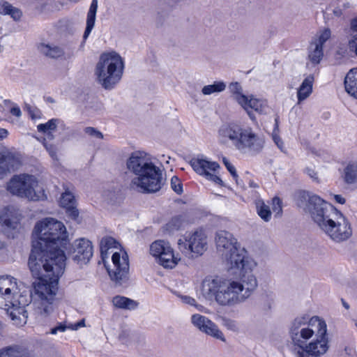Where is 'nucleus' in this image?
Here are the masks:
<instances>
[{
    "instance_id": "1",
    "label": "nucleus",
    "mask_w": 357,
    "mask_h": 357,
    "mask_svg": "<svg viewBox=\"0 0 357 357\" xmlns=\"http://www.w3.org/2000/svg\"><path fill=\"white\" fill-rule=\"evenodd\" d=\"M217 252L225 260L229 269L240 271L236 279L205 278L202 284V295L208 299L213 298L222 307H232L245 302L258 286L253 270L256 261L245 255L244 249L239 250V244L234 235L225 230H219L214 238Z\"/></svg>"
},
{
    "instance_id": "2",
    "label": "nucleus",
    "mask_w": 357,
    "mask_h": 357,
    "mask_svg": "<svg viewBox=\"0 0 357 357\" xmlns=\"http://www.w3.org/2000/svg\"><path fill=\"white\" fill-rule=\"evenodd\" d=\"M296 204L310 215L317 227L336 243L348 240L352 230L348 220L333 205L320 197L306 191H300L296 197Z\"/></svg>"
},
{
    "instance_id": "3",
    "label": "nucleus",
    "mask_w": 357,
    "mask_h": 357,
    "mask_svg": "<svg viewBox=\"0 0 357 357\" xmlns=\"http://www.w3.org/2000/svg\"><path fill=\"white\" fill-rule=\"evenodd\" d=\"M326 334V324L319 317H296L289 327L296 357H319L324 354L328 349Z\"/></svg>"
},
{
    "instance_id": "4",
    "label": "nucleus",
    "mask_w": 357,
    "mask_h": 357,
    "mask_svg": "<svg viewBox=\"0 0 357 357\" xmlns=\"http://www.w3.org/2000/svg\"><path fill=\"white\" fill-rule=\"evenodd\" d=\"M33 236L29 266L34 274L38 275L43 259L47 258L52 262L59 252L65 255L60 247L66 245V229L61 222L47 218L36 223Z\"/></svg>"
},
{
    "instance_id": "5",
    "label": "nucleus",
    "mask_w": 357,
    "mask_h": 357,
    "mask_svg": "<svg viewBox=\"0 0 357 357\" xmlns=\"http://www.w3.org/2000/svg\"><path fill=\"white\" fill-rule=\"evenodd\" d=\"M66 255L61 252L56 253L54 261L43 259L40 274L36 275L30 269L38 281L33 283V296L36 299V319L42 321L53 312L52 302L58 290L59 277L63 273L66 267Z\"/></svg>"
},
{
    "instance_id": "6",
    "label": "nucleus",
    "mask_w": 357,
    "mask_h": 357,
    "mask_svg": "<svg viewBox=\"0 0 357 357\" xmlns=\"http://www.w3.org/2000/svg\"><path fill=\"white\" fill-rule=\"evenodd\" d=\"M128 172L135 176L130 188L142 193H154L163 185L162 172L152 163L143 152L132 153L126 161Z\"/></svg>"
},
{
    "instance_id": "7",
    "label": "nucleus",
    "mask_w": 357,
    "mask_h": 357,
    "mask_svg": "<svg viewBox=\"0 0 357 357\" xmlns=\"http://www.w3.org/2000/svg\"><path fill=\"white\" fill-rule=\"evenodd\" d=\"M220 140L226 143L231 142L234 146L242 153L256 155L264 146V139L253 129L236 122L223 124L219 129Z\"/></svg>"
},
{
    "instance_id": "8",
    "label": "nucleus",
    "mask_w": 357,
    "mask_h": 357,
    "mask_svg": "<svg viewBox=\"0 0 357 357\" xmlns=\"http://www.w3.org/2000/svg\"><path fill=\"white\" fill-rule=\"evenodd\" d=\"M124 61L115 51L102 52L94 68L97 82L107 90L113 89L121 79Z\"/></svg>"
},
{
    "instance_id": "9",
    "label": "nucleus",
    "mask_w": 357,
    "mask_h": 357,
    "mask_svg": "<svg viewBox=\"0 0 357 357\" xmlns=\"http://www.w3.org/2000/svg\"><path fill=\"white\" fill-rule=\"evenodd\" d=\"M231 97L235 100L247 113L251 121H256V116L253 111L259 114H266L268 109L266 100L257 98L254 95L245 96L243 93L241 85L236 82L229 86Z\"/></svg>"
},
{
    "instance_id": "10",
    "label": "nucleus",
    "mask_w": 357,
    "mask_h": 357,
    "mask_svg": "<svg viewBox=\"0 0 357 357\" xmlns=\"http://www.w3.org/2000/svg\"><path fill=\"white\" fill-rule=\"evenodd\" d=\"M7 189L11 194L29 200L37 201L40 197L38 181L33 175L14 176L8 183Z\"/></svg>"
},
{
    "instance_id": "11",
    "label": "nucleus",
    "mask_w": 357,
    "mask_h": 357,
    "mask_svg": "<svg viewBox=\"0 0 357 357\" xmlns=\"http://www.w3.org/2000/svg\"><path fill=\"white\" fill-rule=\"evenodd\" d=\"M31 296L32 293L24 291L18 297L5 303L4 310L15 325L22 326L26 323L28 315L25 307L31 303Z\"/></svg>"
},
{
    "instance_id": "12",
    "label": "nucleus",
    "mask_w": 357,
    "mask_h": 357,
    "mask_svg": "<svg viewBox=\"0 0 357 357\" xmlns=\"http://www.w3.org/2000/svg\"><path fill=\"white\" fill-rule=\"evenodd\" d=\"M112 266L107 268L111 280L116 286L126 284L128 280L129 261L126 252H115L112 256Z\"/></svg>"
},
{
    "instance_id": "13",
    "label": "nucleus",
    "mask_w": 357,
    "mask_h": 357,
    "mask_svg": "<svg viewBox=\"0 0 357 357\" xmlns=\"http://www.w3.org/2000/svg\"><path fill=\"white\" fill-rule=\"evenodd\" d=\"M150 253L158 259V263L164 268H173L178 264L170 244L163 240L154 241L150 245Z\"/></svg>"
},
{
    "instance_id": "14",
    "label": "nucleus",
    "mask_w": 357,
    "mask_h": 357,
    "mask_svg": "<svg viewBox=\"0 0 357 357\" xmlns=\"http://www.w3.org/2000/svg\"><path fill=\"white\" fill-rule=\"evenodd\" d=\"M188 244L178 241L179 249L186 255L192 253L202 255L208 248L207 236L202 230H197L190 235L186 239Z\"/></svg>"
},
{
    "instance_id": "15",
    "label": "nucleus",
    "mask_w": 357,
    "mask_h": 357,
    "mask_svg": "<svg viewBox=\"0 0 357 357\" xmlns=\"http://www.w3.org/2000/svg\"><path fill=\"white\" fill-rule=\"evenodd\" d=\"M190 164L198 174L205 176L207 179L215 183H222L221 178L215 174V172L220 168L218 162L211 161L206 158H192Z\"/></svg>"
},
{
    "instance_id": "16",
    "label": "nucleus",
    "mask_w": 357,
    "mask_h": 357,
    "mask_svg": "<svg viewBox=\"0 0 357 357\" xmlns=\"http://www.w3.org/2000/svg\"><path fill=\"white\" fill-rule=\"evenodd\" d=\"M68 252L73 261L86 264L93 256V246L90 241L81 238L74 241Z\"/></svg>"
},
{
    "instance_id": "17",
    "label": "nucleus",
    "mask_w": 357,
    "mask_h": 357,
    "mask_svg": "<svg viewBox=\"0 0 357 357\" xmlns=\"http://www.w3.org/2000/svg\"><path fill=\"white\" fill-rule=\"evenodd\" d=\"M191 322L193 326L201 332L222 342L226 341L223 333L219 329L218 326L208 318L199 314H195L192 316Z\"/></svg>"
},
{
    "instance_id": "18",
    "label": "nucleus",
    "mask_w": 357,
    "mask_h": 357,
    "mask_svg": "<svg viewBox=\"0 0 357 357\" xmlns=\"http://www.w3.org/2000/svg\"><path fill=\"white\" fill-rule=\"evenodd\" d=\"M17 291L16 280L9 275L0 276V296L6 303L18 297L20 294Z\"/></svg>"
},
{
    "instance_id": "19",
    "label": "nucleus",
    "mask_w": 357,
    "mask_h": 357,
    "mask_svg": "<svg viewBox=\"0 0 357 357\" xmlns=\"http://www.w3.org/2000/svg\"><path fill=\"white\" fill-rule=\"evenodd\" d=\"M314 81V78L312 75H307L303 79L297 89L298 104L306 100L312 94Z\"/></svg>"
},
{
    "instance_id": "20",
    "label": "nucleus",
    "mask_w": 357,
    "mask_h": 357,
    "mask_svg": "<svg viewBox=\"0 0 357 357\" xmlns=\"http://www.w3.org/2000/svg\"><path fill=\"white\" fill-rule=\"evenodd\" d=\"M341 178L347 185L357 183V162H349L341 172Z\"/></svg>"
},
{
    "instance_id": "21",
    "label": "nucleus",
    "mask_w": 357,
    "mask_h": 357,
    "mask_svg": "<svg viewBox=\"0 0 357 357\" xmlns=\"http://www.w3.org/2000/svg\"><path fill=\"white\" fill-rule=\"evenodd\" d=\"M346 91L357 98V68L350 70L344 78Z\"/></svg>"
},
{
    "instance_id": "22",
    "label": "nucleus",
    "mask_w": 357,
    "mask_h": 357,
    "mask_svg": "<svg viewBox=\"0 0 357 357\" xmlns=\"http://www.w3.org/2000/svg\"><path fill=\"white\" fill-rule=\"evenodd\" d=\"M97 10L98 0H92L87 13L86 26L84 33V38L88 37V36L90 34V33L91 32L92 29L94 27Z\"/></svg>"
},
{
    "instance_id": "23",
    "label": "nucleus",
    "mask_w": 357,
    "mask_h": 357,
    "mask_svg": "<svg viewBox=\"0 0 357 357\" xmlns=\"http://www.w3.org/2000/svg\"><path fill=\"white\" fill-rule=\"evenodd\" d=\"M40 51L43 54L52 59L64 58L65 59H69L70 55L68 54L65 55L63 48L56 45H42L40 46Z\"/></svg>"
},
{
    "instance_id": "24",
    "label": "nucleus",
    "mask_w": 357,
    "mask_h": 357,
    "mask_svg": "<svg viewBox=\"0 0 357 357\" xmlns=\"http://www.w3.org/2000/svg\"><path fill=\"white\" fill-rule=\"evenodd\" d=\"M113 305L120 309L135 310L138 306V303L132 299L122 296H116L112 299Z\"/></svg>"
},
{
    "instance_id": "25",
    "label": "nucleus",
    "mask_w": 357,
    "mask_h": 357,
    "mask_svg": "<svg viewBox=\"0 0 357 357\" xmlns=\"http://www.w3.org/2000/svg\"><path fill=\"white\" fill-rule=\"evenodd\" d=\"M324 56L323 47L312 41L308 48V58L314 64H318Z\"/></svg>"
},
{
    "instance_id": "26",
    "label": "nucleus",
    "mask_w": 357,
    "mask_h": 357,
    "mask_svg": "<svg viewBox=\"0 0 357 357\" xmlns=\"http://www.w3.org/2000/svg\"><path fill=\"white\" fill-rule=\"evenodd\" d=\"M59 121L58 119H52L45 123H40L37 126L38 131L46 134L48 138L52 139L54 138L52 132L56 130Z\"/></svg>"
},
{
    "instance_id": "27",
    "label": "nucleus",
    "mask_w": 357,
    "mask_h": 357,
    "mask_svg": "<svg viewBox=\"0 0 357 357\" xmlns=\"http://www.w3.org/2000/svg\"><path fill=\"white\" fill-rule=\"evenodd\" d=\"M255 206L258 215L264 222H269L272 215L269 206L266 204L261 199H257L255 200Z\"/></svg>"
},
{
    "instance_id": "28",
    "label": "nucleus",
    "mask_w": 357,
    "mask_h": 357,
    "mask_svg": "<svg viewBox=\"0 0 357 357\" xmlns=\"http://www.w3.org/2000/svg\"><path fill=\"white\" fill-rule=\"evenodd\" d=\"M4 160L8 167V172L19 168L21 165L20 157L10 151H3Z\"/></svg>"
},
{
    "instance_id": "29",
    "label": "nucleus",
    "mask_w": 357,
    "mask_h": 357,
    "mask_svg": "<svg viewBox=\"0 0 357 357\" xmlns=\"http://www.w3.org/2000/svg\"><path fill=\"white\" fill-rule=\"evenodd\" d=\"M1 13L9 15L15 20H19L22 16V12L17 8L13 6L8 2H3L0 5Z\"/></svg>"
},
{
    "instance_id": "30",
    "label": "nucleus",
    "mask_w": 357,
    "mask_h": 357,
    "mask_svg": "<svg viewBox=\"0 0 357 357\" xmlns=\"http://www.w3.org/2000/svg\"><path fill=\"white\" fill-rule=\"evenodd\" d=\"M119 245V243L111 236H105L102 238L100 241V252L102 256V258L107 255V252L109 250L112 248H117Z\"/></svg>"
},
{
    "instance_id": "31",
    "label": "nucleus",
    "mask_w": 357,
    "mask_h": 357,
    "mask_svg": "<svg viewBox=\"0 0 357 357\" xmlns=\"http://www.w3.org/2000/svg\"><path fill=\"white\" fill-rule=\"evenodd\" d=\"M226 89V84L222 81L214 82L212 84L204 86L202 93L205 96H209L215 93H220Z\"/></svg>"
},
{
    "instance_id": "32",
    "label": "nucleus",
    "mask_w": 357,
    "mask_h": 357,
    "mask_svg": "<svg viewBox=\"0 0 357 357\" xmlns=\"http://www.w3.org/2000/svg\"><path fill=\"white\" fill-rule=\"evenodd\" d=\"M183 225V220L180 216L172 218L164 227L163 229L168 234L179 230Z\"/></svg>"
},
{
    "instance_id": "33",
    "label": "nucleus",
    "mask_w": 357,
    "mask_h": 357,
    "mask_svg": "<svg viewBox=\"0 0 357 357\" xmlns=\"http://www.w3.org/2000/svg\"><path fill=\"white\" fill-rule=\"evenodd\" d=\"M350 30L351 31V38L349 40V46L357 56V17L351 20Z\"/></svg>"
},
{
    "instance_id": "34",
    "label": "nucleus",
    "mask_w": 357,
    "mask_h": 357,
    "mask_svg": "<svg viewBox=\"0 0 357 357\" xmlns=\"http://www.w3.org/2000/svg\"><path fill=\"white\" fill-rule=\"evenodd\" d=\"M275 126H274L273 133H272V139H273L274 143L275 144V145L278 147V149L282 152L284 153V152H286L285 146H284L282 139H281V137L279 135V126H278V118H276L275 119Z\"/></svg>"
},
{
    "instance_id": "35",
    "label": "nucleus",
    "mask_w": 357,
    "mask_h": 357,
    "mask_svg": "<svg viewBox=\"0 0 357 357\" xmlns=\"http://www.w3.org/2000/svg\"><path fill=\"white\" fill-rule=\"evenodd\" d=\"M220 319L221 324L227 330L234 333H238L240 331L241 326L237 321L226 317H222Z\"/></svg>"
},
{
    "instance_id": "36",
    "label": "nucleus",
    "mask_w": 357,
    "mask_h": 357,
    "mask_svg": "<svg viewBox=\"0 0 357 357\" xmlns=\"http://www.w3.org/2000/svg\"><path fill=\"white\" fill-rule=\"evenodd\" d=\"M0 357H25L22 351L16 347H10L0 351Z\"/></svg>"
},
{
    "instance_id": "37",
    "label": "nucleus",
    "mask_w": 357,
    "mask_h": 357,
    "mask_svg": "<svg viewBox=\"0 0 357 357\" xmlns=\"http://www.w3.org/2000/svg\"><path fill=\"white\" fill-rule=\"evenodd\" d=\"M75 200L74 195L68 190H66L62 193L60 199V204L63 208H68L74 206Z\"/></svg>"
},
{
    "instance_id": "38",
    "label": "nucleus",
    "mask_w": 357,
    "mask_h": 357,
    "mask_svg": "<svg viewBox=\"0 0 357 357\" xmlns=\"http://www.w3.org/2000/svg\"><path fill=\"white\" fill-rule=\"evenodd\" d=\"M84 326V320L82 319L80 321L77 322L75 325H71L69 326H66L64 324H59V326L52 328L50 331V333L52 335L56 334L58 332H64L66 328H71L73 330H77L79 327Z\"/></svg>"
},
{
    "instance_id": "39",
    "label": "nucleus",
    "mask_w": 357,
    "mask_h": 357,
    "mask_svg": "<svg viewBox=\"0 0 357 357\" xmlns=\"http://www.w3.org/2000/svg\"><path fill=\"white\" fill-rule=\"evenodd\" d=\"M331 30L329 29H325L322 31L317 38H315L312 41L317 45H321L323 47L324 44L331 37Z\"/></svg>"
},
{
    "instance_id": "40",
    "label": "nucleus",
    "mask_w": 357,
    "mask_h": 357,
    "mask_svg": "<svg viewBox=\"0 0 357 357\" xmlns=\"http://www.w3.org/2000/svg\"><path fill=\"white\" fill-rule=\"evenodd\" d=\"M1 221L8 228L15 229L19 222L17 218H9L8 215L5 214L1 216Z\"/></svg>"
},
{
    "instance_id": "41",
    "label": "nucleus",
    "mask_w": 357,
    "mask_h": 357,
    "mask_svg": "<svg viewBox=\"0 0 357 357\" xmlns=\"http://www.w3.org/2000/svg\"><path fill=\"white\" fill-rule=\"evenodd\" d=\"M272 210L273 212L275 213V216H280L282 213V201L278 197H275L272 199Z\"/></svg>"
},
{
    "instance_id": "42",
    "label": "nucleus",
    "mask_w": 357,
    "mask_h": 357,
    "mask_svg": "<svg viewBox=\"0 0 357 357\" xmlns=\"http://www.w3.org/2000/svg\"><path fill=\"white\" fill-rule=\"evenodd\" d=\"M171 187L172 190L180 195L183 192V185L177 176H173L171 179Z\"/></svg>"
},
{
    "instance_id": "43",
    "label": "nucleus",
    "mask_w": 357,
    "mask_h": 357,
    "mask_svg": "<svg viewBox=\"0 0 357 357\" xmlns=\"http://www.w3.org/2000/svg\"><path fill=\"white\" fill-rule=\"evenodd\" d=\"M84 132L88 135L89 137L102 139L103 138V135L99 130L93 127H86L84 128Z\"/></svg>"
},
{
    "instance_id": "44",
    "label": "nucleus",
    "mask_w": 357,
    "mask_h": 357,
    "mask_svg": "<svg viewBox=\"0 0 357 357\" xmlns=\"http://www.w3.org/2000/svg\"><path fill=\"white\" fill-rule=\"evenodd\" d=\"M43 144L45 148L46 149L47 151L49 153L51 158H53L54 160L56 159L57 149L56 146L53 144L47 143L45 139H43Z\"/></svg>"
},
{
    "instance_id": "45",
    "label": "nucleus",
    "mask_w": 357,
    "mask_h": 357,
    "mask_svg": "<svg viewBox=\"0 0 357 357\" xmlns=\"http://www.w3.org/2000/svg\"><path fill=\"white\" fill-rule=\"evenodd\" d=\"M67 215L72 220L78 221L79 218V211L74 206H70L68 208H66Z\"/></svg>"
},
{
    "instance_id": "46",
    "label": "nucleus",
    "mask_w": 357,
    "mask_h": 357,
    "mask_svg": "<svg viewBox=\"0 0 357 357\" xmlns=\"http://www.w3.org/2000/svg\"><path fill=\"white\" fill-rule=\"evenodd\" d=\"M4 160L3 151L0 152V176L8 172V167Z\"/></svg>"
},
{
    "instance_id": "47",
    "label": "nucleus",
    "mask_w": 357,
    "mask_h": 357,
    "mask_svg": "<svg viewBox=\"0 0 357 357\" xmlns=\"http://www.w3.org/2000/svg\"><path fill=\"white\" fill-rule=\"evenodd\" d=\"M223 162H224L225 165L226 166L227 169H228V171L232 175V176L234 178H236L237 174H236V171L234 166L232 165L226 158H223Z\"/></svg>"
},
{
    "instance_id": "48",
    "label": "nucleus",
    "mask_w": 357,
    "mask_h": 357,
    "mask_svg": "<svg viewBox=\"0 0 357 357\" xmlns=\"http://www.w3.org/2000/svg\"><path fill=\"white\" fill-rule=\"evenodd\" d=\"M181 301L183 303L192 305V306H197L196 305V301L192 297L188 296H183L181 297Z\"/></svg>"
},
{
    "instance_id": "49",
    "label": "nucleus",
    "mask_w": 357,
    "mask_h": 357,
    "mask_svg": "<svg viewBox=\"0 0 357 357\" xmlns=\"http://www.w3.org/2000/svg\"><path fill=\"white\" fill-rule=\"evenodd\" d=\"M305 172L313 180H314V181L317 180V172L314 171V169L310 168V167H307L305 169Z\"/></svg>"
},
{
    "instance_id": "50",
    "label": "nucleus",
    "mask_w": 357,
    "mask_h": 357,
    "mask_svg": "<svg viewBox=\"0 0 357 357\" xmlns=\"http://www.w3.org/2000/svg\"><path fill=\"white\" fill-rule=\"evenodd\" d=\"M333 13L336 17H344V10L340 7L335 8Z\"/></svg>"
},
{
    "instance_id": "51",
    "label": "nucleus",
    "mask_w": 357,
    "mask_h": 357,
    "mask_svg": "<svg viewBox=\"0 0 357 357\" xmlns=\"http://www.w3.org/2000/svg\"><path fill=\"white\" fill-rule=\"evenodd\" d=\"M10 113L17 117H20L22 115V112L18 107H13L10 109Z\"/></svg>"
},
{
    "instance_id": "52",
    "label": "nucleus",
    "mask_w": 357,
    "mask_h": 357,
    "mask_svg": "<svg viewBox=\"0 0 357 357\" xmlns=\"http://www.w3.org/2000/svg\"><path fill=\"white\" fill-rule=\"evenodd\" d=\"M334 199L336 202L343 204L345 203V199L340 195H334Z\"/></svg>"
},
{
    "instance_id": "53",
    "label": "nucleus",
    "mask_w": 357,
    "mask_h": 357,
    "mask_svg": "<svg viewBox=\"0 0 357 357\" xmlns=\"http://www.w3.org/2000/svg\"><path fill=\"white\" fill-rule=\"evenodd\" d=\"M8 135V131L5 128H0V140L6 138Z\"/></svg>"
},
{
    "instance_id": "54",
    "label": "nucleus",
    "mask_w": 357,
    "mask_h": 357,
    "mask_svg": "<svg viewBox=\"0 0 357 357\" xmlns=\"http://www.w3.org/2000/svg\"><path fill=\"white\" fill-rule=\"evenodd\" d=\"M250 186L252 188H258V185L253 181L250 182Z\"/></svg>"
},
{
    "instance_id": "55",
    "label": "nucleus",
    "mask_w": 357,
    "mask_h": 357,
    "mask_svg": "<svg viewBox=\"0 0 357 357\" xmlns=\"http://www.w3.org/2000/svg\"><path fill=\"white\" fill-rule=\"evenodd\" d=\"M344 306L346 307V308H349V305H347V304H344Z\"/></svg>"
}]
</instances>
